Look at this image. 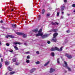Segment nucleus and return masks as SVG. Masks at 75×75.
Returning <instances> with one entry per match:
<instances>
[{
  "label": "nucleus",
  "instance_id": "8fccbe9b",
  "mask_svg": "<svg viewBox=\"0 0 75 75\" xmlns=\"http://www.w3.org/2000/svg\"><path fill=\"white\" fill-rule=\"evenodd\" d=\"M11 11H14V9L12 8V10H11Z\"/></svg>",
  "mask_w": 75,
  "mask_h": 75
},
{
  "label": "nucleus",
  "instance_id": "603ef678",
  "mask_svg": "<svg viewBox=\"0 0 75 75\" xmlns=\"http://www.w3.org/2000/svg\"><path fill=\"white\" fill-rule=\"evenodd\" d=\"M6 38H8V37H8V36H6Z\"/></svg>",
  "mask_w": 75,
  "mask_h": 75
},
{
  "label": "nucleus",
  "instance_id": "a878e982",
  "mask_svg": "<svg viewBox=\"0 0 75 75\" xmlns=\"http://www.w3.org/2000/svg\"><path fill=\"white\" fill-rule=\"evenodd\" d=\"M59 13H60L59 12H57V17H58V16H59Z\"/></svg>",
  "mask_w": 75,
  "mask_h": 75
},
{
  "label": "nucleus",
  "instance_id": "4d7b16f0",
  "mask_svg": "<svg viewBox=\"0 0 75 75\" xmlns=\"http://www.w3.org/2000/svg\"><path fill=\"white\" fill-rule=\"evenodd\" d=\"M1 54H0V58H1Z\"/></svg>",
  "mask_w": 75,
  "mask_h": 75
},
{
  "label": "nucleus",
  "instance_id": "20e7f679",
  "mask_svg": "<svg viewBox=\"0 0 75 75\" xmlns=\"http://www.w3.org/2000/svg\"><path fill=\"white\" fill-rule=\"evenodd\" d=\"M64 8H65V6H64V5L62 6L61 7V11H64Z\"/></svg>",
  "mask_w": 75,
  "mask_h": 75
},
{
  "label": "nucleus",
  "instance_id": "7c9ffc66",
  "mask_svg": "<svg viewBox=\"0 0 75 75\" xmlns=\"http://www.w3.org/2000/svg\"><path fill=\"white\" fill-rule=\"evenodd\" d=\"M38 36H40V33H39V32L38 34L36 35V37H38Z\"/></svg>",
  "mask_w": 75,
  "mask_h": 75
},
{
  "label": "nucleus",
  "instance_id": "473e14b6",
  "mask_svg": "<svg viewBox=\"0 0 75 75\" xmlns=\"http://www.w3.org/2000/svg\"><path fill=\"white\" fill-rule=\"evenodd\" d=\"M13 50L12 49H10L9 50V52H13Z\"/></svg>",
  "mask_w": 75,
  "mask_h": 75
},
{
  "label": "nucleus",
  "instance_id": "f8f14e48",
  "mask_svg": "<svg viewBox=\"0 0 75 75\" xmlns=\"http://www.w3.org/2000/svg\"><path fill=\"white\" fill-rule=\"evenodd\" d=\"M66 68L67 69H68L69 71H71V69L69 67L67 66Z\"/></svg>",
  "mask_w": 75,
  "mask_h": 75
},
{
  "label": "nucleus",
  "instance_id": "79ce46f5",
  "mask_svg": "<svg viewBox=\"0 0 75 75\" xmlns=\"http://www.w3.org/2000/svg\"><path fill=\"white\" fill-rule=\"evenodd\" d=\"M64 3H67V0H64Z\"/></svg>",
  "mask_w": 75,
  "mask_h": 75
},
{
  "label": "nucleus",
  "instance_id": "13d9d810",
  "mask_svg": "<svg viewBox=\"0 0 75 75\" xmlns=\"http://www.w3.org/2000/svg\"><path fill=\"white\" fill-rule=\"evenodd\" d=\"M1 42L0 41V45H1Z\"/></svg>",
  "mask_w": 75,
  "mask_h": 75
},
{
  "label": "nucleus",
  "instance_id": "cd10ccee",
  "mask_svg": "<svg viewBox=\"0 0 75 75\" xmlns=\"http://www.w3.org/2000/svg\"><path fill=\"white\" fill-rule=\"evenodd\" d=\"M26 62L27 63H30V60H27L26 61Z\"/></svg>",
  "mask_w": 75,
  "mask_h": 75
},
{
  "label": "nucleus",
  "instance_id": "c03bdc74",
  "mask_svg": "<svg viewBox=\"0 0 75 75\" xmlns=\"http://www.w3.org/2000/svg\"><path fill=\"white\" fill-rule=\"evenodd\" d=\"M41 18V16L39 15V20H40V18Z\"/></svg>",
  "mask_w": 75,
  "mask_h": 75
},
{
  "label": "nucleus",
  "instance_id": "72a5a7b5",
  "mask_svg": "<svg viewBox=\"0 0 75 75\" xmlns=\"http://www.w3.org/2000/svg\"><path fill=\"white\" fill-rule=\"evenodd\" d=\"M15 64L16 65H19V64H20V63L16 62Z\"/></svg>",
  "mask_w": 75,
  "mask_h": 75
},
{
  "label": "nucleus",
  "instance_id": "6e6552de",
  "mask_svg": "<svg viewBox=\"0 0 75 75\" xmlns=\"http://www.w3.org/2000/svg\"><path fill=\"white\" fill-rule=\"evenodd\" d=\"M35 71V68H33L32 70H31L30 72V73H33V72Z\"/></svg>",
  "mask_w": 75,
  "mask_h": 75
},
{
  "label": "nucleus",
  "instance_id": "aec40b11",
  "mask_svg": "<svg viewBox=\"0 0 75 75\" xmlns=\"http://www.w3.org/2000/svg\"><path fill=\"white\" fill-rule=\"evenodd\" d=\"M16 58H14L12 59L13 62H16Z\"/></svg>",
  "mask_w": 75,
  "mask_h": 75
},
{
  "label": "nucleus",
  "instance_id": "a19ab883",
  "mask_svg": "<svg viewBox=\"0 0 75 75\" xmlns=\"http://www.w3.org/2000/svg\"><path fill=\"white\" fill-rule=\"evenodd\" d=\"M67 33H69V32H70V31H69V30H67V31H66Z\"/></svg>",
  "mask_w": 75,
  "mask_h": 75
},
{
  "label": "nucleus",
  "instance_id": "e433bc0d",
  "mask_svg": "<svg viewBox=\"0 0 75 75\" xmlns=\"http://www.w3.org/2000/svg\"><path fill=\"white\" fill-rule=\"evenodd\" d=\"M35 63L36 64H40V62H35Z\"/></svg>",
  "mask_w": 75,
  "mask_h": 75
},
{
  "label": "nucleus",
  "instance_id": "f03ea898",
  "mask_svg": "<svg viewBox=\"0 0 75 75\" xmlns=\"http://www.w3.org/2000/svg\"><path fill=\"white\" fill-rule=\"evenodd\" d=\"M58 35V33H55L53 35V38L51 39V41L52 42H56L57 41V39L55 38V37Z\"/></svg>",
  "mask_w": 75,
  "mask_h": 75
},
{
  "label": "nucleus",
  "instance_id": "9b49d317",
  "mask_svg": "<svg viewBox=\"0 0 75 75\" xmlns=\"http://www.w3.org/2000/svg\"><path fill=\"white\" fill-rule=\"evenodd\" d=\"M46 37H48L47 35H45L43 36L42 37V38H46Z\"/></svg>",
  "mask_w": 75,
  "mask_h": 75
},
{
  "label": "nucleus",
  "instance_id": "09e8293b",
  "mask_svg": "<svg viewBox=\"0 0 75 75\" xmlns=\"http://www.w3.org/2000/svg\"><path fill=\"white\" fill-rule=\"evenodd\" d=\"M1 23H3V21L2 20H1L0 21Z\"/></svg>",
  "mask_w": 75,
  "mask_h": 75
},
{
  "label": "nucleus",
  "instance_id": "f704fd0d",
  "mask_svg": "<svg viewBox=\"0 0 75 75\" xmlns=\"http://www.w3.org/2000/svg\"><path fill=\"white\" fill-rule=\"evenodd\" d=\"M42 35H43V34L39 33V36H42Z\"/></svg>",
  "mask_w": 75,
  "mask_h": 75
},
{
  "label": "nucleus",
  "instance_id": "2eb2a0df",
  "mask_svg": "<svg viewBox=\"0 0 75 75\" xmlns=\"http://www.w3.org/2000/svg\"><path fill=\"white\" fill-rule=\"evenodd\" d=\"M32 31L33 32H35V33H37L38 31V29H35L33 30H32Z\"/></svg>",
  "mask_w": 75,
  "mask_h": 75
},
{
  "label": "nucleus",
  "instance_id": "1a4fd4ad",
  "mask_svg": "<svg viewBox=\"0 0 75 75\" xmlns=\"http://www.w3.org/2000/svg\"><path fill=\"white\" fill-rule=\"evenodd\" d=\"M69 38H67L65 40V42L66 43L68 42V41H69Z\"/></svg>",
  "mask_w": 75,
  "mask_h": 75
},
{
  "label": "nucleus",
  "instance_id": "dca6fc26",
  "mask_svg": "<svg viewBox=\"0 0 75 75\" xmlns=\"http://www.w3.org/2000/svg\"><path fill=\"white\" fill-rule=\"evenodd\" d=\"M8 36L9 37L11 38H14V36L12 35H8Z\"/></svg>",
  "mask_w": 75,
  "mask_h": 75
},
{
  "label": "nucleus",
  "instance_id": "864d4df0",
  "mask_svg": "<svg viewBox=\"0 0 75 75\" xmlns=\"http://www.w3.org/2000/svg\"><path fill=\"white\" fill-rule=\"evenodd\" d=\"M1 62H3V60L2 58H1Z\"/></svg>",
  "mask_w": 75,
  "mask_h": 75
},
{
  "label": "nucleus",
  "instance_id": "0eeeda50",
  "mask_svg": "<svg viewBox=\"0 0 75 75\" xmlns=\"http://www.w3.org/2000/svg\"><path fill=\"white\" fill-rule=\"evenodd\" d=\"M55 69H52V68H51L50 69V73H52L53 72H54L55 71Z\"/></svg>",
  "mask_w": 75,
  "mask_h": 75
},
{
  "label": "nucleus",
  "instance_id": "9d476101",
  "mask_svg": "<svg viewBox=\"0 0 75 75\" xmlns=\"http://www.w3.org/2000/svg\"><path fill=\"white\" fill-rule=\"evenodd\" d=\"M14 44H15V45H16V44H19V45H20V42H14L13 43Z\"/></svg>",
  "mask_w": 75,
  "mask_h": 75
},
{
  "label": "nucleus",
  "instance_id": "de8ad7c7",
  "mask_svg": "<svg viewBox=\"0 0 75 75\" xmlns=\"http://www.w3.org/2000/svg\"><path fill=\"white\" fill-rule=\"evenodd\" d=\"M1 63H0V68H1Z\"/></svg>",
  "mask_w": 75,
  "mask_h": 75
},
{
  "label": "nucleus",
  "instance_id": "f3484780",
  "mask_svg": "<svg viewBox=\"0 0 75 75\" xmlns=\"http://www.w3.org/2000/svg\"><path fill=\"white\" fill-rule=\"evenodd\" d=\"M7 68L8 69L9 71H12V68H10V66H9Z\"/></svg>",
  "mask_w": 75,
  "mask_h": 75
},
{
  "label": "nucleus",
  "instance_id": "4be33fe9",
  "mask_svg": "<svg viewBox=\"0 0 75 75\" xmlns=\"http://www.w3.org/2000/svg\"><path fill=\"white\" fill-rule=\"evenodd\" d=\"M9 64V62H5V65H8Z\"/></svg>",
  "mask_w": 75,
  "mask_h": 75
},
{
  "label": "nucleus",
  "instance_id": "2f4dec72",
  "mask_svg": "<svg viewBox=\"0 0 75 75\" xmlns=\"http://www.w3.org/2000/svg\"><path fill=\"white\" fill-rule=\"evenodd\" d=\"M72 7H75V4H73L72 5Z\"/></svg>",
  "mask_w": 75,
  "mask_h": 75
},
{
  "label": "nucleus",
  "instance_id": "c756f323",
  "mask_svg": "<svg viewBox=\"0 0 75 75\" xmlns=\"http://www.w3.org/2000/svg\"><path fill=\"white\" fill-rule=\"evenodd\" d=\"M69 54H68L67 53H66L65 54V55L66 57H68V56H69Z\"/></svg>",
  "mask_w": 75,
  "mask_h": 75
},
{
  "label": "nucleus",
  "instance_id": "393cba45",
  "mask_svg": "<svg viewBox=\"0 0 75 75\" xmlns=\"http://www.w3.org/2000/svg\"><path fill=\"white\" fill-rule=\"evenodd\" d=\"M45 12V9H43L42 10V14H44V13Z\"/></svg>",
  "mask_w": 75,
  "mask_h": 75
},
{
  "label": "nucleus",
  "instance_id": "a211bd4d",
  "mask_svg": "<svg viewBox=\"0 0 75 75\" xmlns=\"http://www.w3.org/2000/svg\"><path fill=\"white\" fill-rule=\"evenodd\" d=\"M15 73H16V72L15 71H11L10 73V75H12V74H14Z\"/></svg>",
  "mask_w": 75,
  "mask_h": 75
},
{
  "label": "nucleus",
  "instance_id": "37998d69",
  "mask_svg": "<svg viewBox=\"0 0 75 75\" xmlns=\"http://www.w3.org/2000/svg\"><path fill=\"white\" fill-rule=\"evenodd\" d=\"M24 45H26V46H27V45H28L27 43H24Z\"/></svg>",
  "mask_w": 75,
  "mask_h": 75
},
{
  "label": "nucleus",
  "instance_id": "3c124183",
  "mask_svg": "<svg viewBox=\"0 0 75 75\" xmlns=\"http://www.w3.org/2000/svg\"><path fill=\"white\" fill-rule=\"evenodd\" d=\"M69 15H70V14L67 13V16H69Z\"/></svg>",
  "mask_w": 75,
  "mask_h": 75
},
{
  "label": "nucleus",
  "instance_id": "052dcab7",
  "mask_svg": "<svg viewBox=\"0 0 75 75\" xmlns=\"http://www.w3.org/2000/svg\"><path fill=\"white\" fill-rule=\"evenodd\" d=\"M73 12H74V13H75V10Z\"/></svg>",
  "mask_w": 75,
  "mask_h": 75
},
{
  "label": "nucleus",
  "instance_id": "a18cd8bd",
  "mask_svg": "<svg viewBox=\"0 0 75 75\" xmlns=\"http://www.w3.org/2000/svg\"><path fill=\"white\" fill-rule=\"evenodd\" d=\"M25 54H29L30 53V52H25Z\"/></svg>",
  "mask_w": 75,
  "mask_h": 75
},
{
  "label": "nucleus",
  "instance_id": "4c0bfd02",
  "mask_svg": "<svg viewBox=\"0 0 75 75\" xmlns=\"http://www.w3.org/2000/svg\"><path fill=\"white\" fill-rule=\"evenodd\" d=\"M50 16V13H47V17H48L49 16Z\"/></svg>",
  "mask_w": 75,
  "mask_h": 75
},
{
  "label": "nucleus",
  "instance_id": "4468645a",
  "mask_svg": "<svg viewBox=\"0 0 75 75\" xmlns=\"http://www.w3.org/2000/svg\"><path fill=\"white\" fill-rule=\"evenodd\" d=\"M12 27H13V28H16V24H12Z\"/></svg>",
  "mask_w": 75,
  "mask_h": 75
},
{
  "label": "nucleus",
  "instance_id": "b1692460",
  "mask_svg": "<svg viewBox=\"0 0 75 75\" xmlns=\"http://www.w3.org/2000/svg\"><path fill=\"white\" fill-rule=\"evenodd\" d=\"M67 58H69V59H70L71 58H72V56H71V55H69L68 57H67Z\"/></svg>",
  "mask_w": 75,
  "mask_h": 75
},
{
  "label": "nucleus",
  "instance_id": "412c9836",
  "mask_svg": "<svg viewBox=\"0 0 75 75\" xmlns=\"http://www.w3.org/2000/svg\"><path fill=\"white\" fill-rule=\"evenodd\" d=\"M57 63L58 64H59V58H58L57 59Z\"/></svg>",
  "mask_w": 75,
  "mask_h": 75
},
{
  "label": "nucleus",
  "instance_id": "6ab92c4d",
  "mask_svg": "<svg viewBox=\"0 0 75 75\" xmlns=\"http://www.w3.org/2000/svg\"><path fill=\"white\" fill-rule=\"evenodd\" d=\"M50 63V61H48L44 65V67H46V66L48 65Z\"/></svg>",
  "mask_w": 75,
  "mask_h": 75
},
{
  "label": "nucleus",
  "instance_id": "f257e3e1",
  "mask_svg": "<svg viewBox=\"0 0 75 75\" xmlns=\"http://www.w3.org/2000/svg\"><path fill=\"white\" fill-rule=\"evenodd\" d=\"M63 48V47H61L60 49H58L57 47H55L54 48H52L50 50L52 51H55V50H57V51H62V48Z\"/></svg>",
  "mask_w": 75,
  "mask_h": 75
},
{
  "label": "nucleus",
  "instance_id": "5701e85b",
  "mask_svg": "<svg viewBox=\"0 0 75 75\" xmlns=\"http://www.w3.org/2000/svg\"><path fill=\"white\" fill-rule=\"evenodd\" d=\"M14 48L16 50H18V48L16 46H13Z\"/></svg>",
  "mask_w": 75,
  "mask_h": 75
},
{
  "label": "nucleus",
  "instance_id": "58836bf2",
  "mask_svg": "<svg viewBox=\"0 0 75 75\" xmlns=\"http://www.w3.org/2000/svg\"><path fill=\"white\" fill-rule=\"evenodd\" d=\"M6 46H7L8 47V46H9V45H9V44H8V43H7L6 44Z\"/></svg>",
  "mask_w": 75,
  "mask_h": 75
},
{
  "label": "nucleus",
  "instance_id": "680f3d73",
  "mask_svg": "<svg viewBox=\"0 0 75 75\" xmlns=\"http://www.w3.org/2000/svg\"><path fill=\"white\" fill-rule=\"evenodd\" d=\"M64 13V12L63 11L62 12V14H63Z\"/></svg>",
  "mask_w": 75,
  "mask_h": 75
},
{
  "label": "nucleus",
  "instance_id": "bf43d9fd",
  "mask_svg": "<svg viewBox=\"0 0 75 75\" xmlns=\"http://www.w3.org/2000/svg\"><path fill=\"white\" fill-rule=\"evenodd\" d=\"M7 75V73H6L5 75Z\"/></svg>",
  "mask_w": 75,
  "mask_h": 75
},
{
  "label": "nucleus",
  "instance_id": "c85d7f7f",
  "mask_svg": "<svg viewBox=\"0 0 75 75\" xmlns=\"http://www.w3.org/2000/svg\"><path fill=\"white\" fill-rule=\"evenodd\" d=\"M41 31H42V29H40L39 31H38V33H41Z\"/></svg>",
  "mask_w": 75,
  "mask_h": 75
},
{
  "label": "nucleus",
  "instance_id": "6e6d98bb",
  "mask_svg": "<svg viewBox=\"0 0 75 75\" xmlns=\"http://www.w3.org/2000/svg\"><path fill=\"white\" fill-rule=\"evenodd\" d=\"M64 18V17H63V16H61V18Z\"/></svg>",
  "mask_w": 75,
  "mask_h": 75
},
{
  "label": "nucleus",
  "instance_id": "5fc2aeb1",
  "mask_svg": "<svg viewBox=\"0 0 75 75\" xmlns=\"http://www.w3.org/2000/svg\"><path fill=\"white\" fill-rule=\"evenodd\" d=\"M2 28H3V29H5V27H2Z\"/></svg>",
  "mask_w": 75,
  "mask_h": 75
},
{
  "label": "nucleus",
  "instance_id": "423d86ee",
  "mask_svg": "<svg viewBox=\"0 0 75 75\" xmlns=\"http://www.w3.org/2000/svg\"><path fill=\"white\" fill-rule=\"evenodd\" d=\"M51 24L53 25H58V24H59V23H58L57 22H55L54 23V22H52L51 23Z\"/></svg>",
  "mask_w": 75,
  "mask_h": 75
},
{
  "label": "nucleus",
  "instance_id": "49530a36",
  "mask_svg": "<svg viewBox=\"0 0 75 75\" xmlns=\"http://www.w3.org/2000/svg\"><path fill=\"white\" fill-rule=\"evenodd\" d=\"M47 44H50V41H48L47 42Z\"/></svg>",
  "mask_w": 75,
  "mask_h": 75
},
{
  "label": "nucleus",
  "instance_id": "bb28decb",
  "mask_svg": "<svg viewBox=\"0 0 75 75\" xmlns=\"http://www.w3.org/2000/svg\"><path fill=\"white\" fill-rule=\"evenodd\" d=\"M51 55L52 57H54V52H52Z\"/></svg>",
  "mask_w": 75,
  "mask_h": 75
},
{
  "label": "nucleus",
  "instance_id": "ddd939ff",
  "mask_svg": "<svg viewBox=\"0 0 75 75\" xmlns=\"http://www.w3.org/2000/svg\"><path fill=\"white\" fill-rule=\"evenodd\" d=\"M57 29H52L50 31L52 32H57Z\"/></svg>",
  "mask_w": 75,
  "mask_h": 75
},
{
  "label": "nucleus",
  "instance_id": "7ed1b4c3",
  "mask_svg": "<svg viewBox=\"0 0 75 75\" xmlns=\"http://www.w3.org/2000/svg\"><path fill=\"white\" fill-rule=\"evenodd\" d=\"M16 34H17V35H23V37L24 38H25L27 37V35H26L24 34V33H23L17 32L16 33Z\"/></svg>",
  "mask_w": 75,
  "mask_h": 75
},
{
  "label": "nucleus",
  "instance_id": "39448f33",
  "mask_svg": "<svg viewBox=\"0 0 75 75\" xmlns=\"http://www.w3.org/2000/svg\"><path fill=\"white\" fill-rule=\"evenodd\" d=\"M64 63L65 65H64L63 66L66 68V67H68V64H67V62L65 61H64Z\"/></svg>",
  "mask_w": 75,
  "mask_h": 75
},
{
  "label": "nucleus",
  "instance_id": "e2e57ef3",
  "mask_svg": "<svg viewBox=\"0 0 75 75\" xmlns=\"http://www.w3.org/2000/svg\"><path fill=\"white\" fill-rule=\"evenodd\" d=\"M52 0V1H53V0Z\"/></svg>",
  "mask_w": 75,
  "mask_h": 75
},
{
  "label": "nucleus",
  "instance_id": "c9c22d12",
  "mask_svg": "<svg viewBox=\"0 0 75 75\" xmlns=\"http://www.w3.org/2000/svg\"><path fill=\"white\" fill-rule=\"evenodd\" d=\"M27 58L28 59H30V56L29 55L28 56Z\"/></svg>",
  "mask_w": 75,
  "mask_h": 75
},
{
  "label": "nucleus",
  "instance_id": "ea45409f",
  "mask_svg": "<svg viewBox=\"0 0 75 75\" xmlns=\"http://www.w3.org/2000/svg\"><path fill=\"white\" fill-rule=\"evenodd\" d=\"M36 54H40V52H39V51H37L36 52Z\"/></svg>",
  "mask_w": 75,
  "mask_h": 75
}]
</instances>
